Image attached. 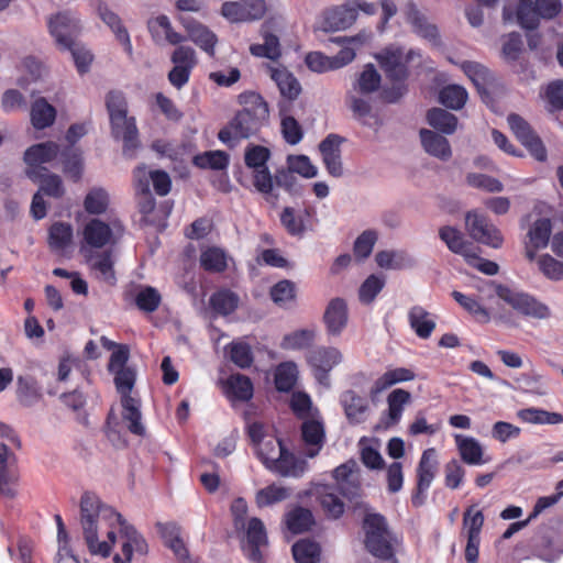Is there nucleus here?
<instances>
[{
  "label": "nucleus",
  "instance_id": "obj_63",
  "mask_svg": "<svg viewBox=\"0 0 563 563\" xmlns=\"http://www.w3.org/2000/svg\"><path fill=\"white\" fill-rule=\"evenodd\" d=\"M162 296L151 286L142 287L135 296L137 308L144 312H154L161 305Z\"/></svg>",
  "mask_w": 563,
  "mask_h": 563
},
{
  "label": "nucleus",
  "instance_id": "obj_52",
  "mask_svg": "<svg viewBox=\"0 0 563 563\" xmlns=\"http://www.w3.org/2000/svg\"><path fill=\"white\" fill-rule=\"evenodd\" d=\"M63 161V172L75 181L79 180L82 172V159L81 153L74 146H68L64 151L59 152Z\"/></svg>",
  "mask_w": 563,
  "mask_h": 563
},
{
  "label": "nucleus",
  "instance_id": "obj_14",
  "mask_svg": "<svg viewBox=\"0 0 563 563\" xmlns=\"http://www.w3.org/2000/svg\"><path fill=\"white\" fill-rule=\"evenodd\" d=\"M110 121L113 136L123 141V154L133 158L140 146L135 119L126 114Z\"/></svg>",
  "mask_w": 563,
  "mask_h": 563
},
{
  "label": "nucleus",
  "instance_id": "obj_29",
  "mask_svg": "<svg viewBox=\"0 0 563 563\" xmlns=\"http://www.w3.org/2000/svg\"><path fill=\"white\" fill-rule=\"evenodd\" d=\"M341 402L350 423L358 424L366 420L369 406L365 398L353 390H347L342 395Z\"/></svg>",
  "mask_w": 563,
  "mask_h": 563
},
{
  "label": "nucleus",
  "instance_id": "obj_26",
  "mask_svg": "<svg viewBox=\"0 0 563 563\" xmlns=\"http://www.w3.org/2000/svg\"><path fill=\"white\" fill-rule=\"evenodd\" d=\"M26 176L38 184L37 192L54 199H59L65 194V187L62 178L48 172L41 173L37 169H26Z\"/></svg>",
  "mask_w": 563,
  "mask_h": 563
},
{
  "label": "nucleus",
  "instance_id": "obj_16",
  "mask_svg": "<svg viewBox=\"0 0 563 563\" xmlns=\"http://www.w3.org/2000/svg\"><path fill=\"white\" fill-rule=\"evenodd\" d=\"M356 21L354 9L349 0L339 7L330 8L323 12L320 29L324 32H334L350 27Z\"/></svg>",
  "mask_w": 563,
  "mask_h": 563
},
{
  "label": "nucleus",
  "instance_id": "obj_46",
  "mask_svg": "<svg viewBox=\"0 0 563 563\" xmlns=\"http://www.w3.org/2000/svg\"><path fill=\"white\" fill-rule=\"evenodd\" d=\"M380 75L372 64L364 67L351 91L367 96L380 86Z\"/></svg>",
  "mask_w": 563,
  "mask_h": 563
},
{
  "label": "nucleus",
  "instance_id": "obj_44",
  "mask_svg": "<svg viewBox=\"0 0 563 563\" xmlns=\"http://www.w3.org/2000/svg\"><path fill=\"white\" fill-rule=\"evenodd\" d=\"M415 374L408 368L399 367L387 371L378 379L375 380L371 389V394H380L383 390L397 383L412 380Z\"/></svg>",
  "mask_w": 563,
  "mask_h": 563
},
{
  "label": "nucleus",
  "instance_id": "obj_49",
  "mask_svg": "<svg viewBox=\"0 0 563 563\" xmlns=\"http://www.w3.org/2000/svg\"><path fill=\"white\" fill-rule=\"evenodd\" d=\"M316 494L321 507L328 516L339 518L344 512L343 501L331 490L329 486H319Z\"/></svg>",
  "mask_w": 563,
  "mask_h": 563
},
{
  "label": "nucleus",
  "instance_id": "obj_33",
  "mask_svg": "<svg viewBox=\"0 0 563 563\" xmlns=\"http://www.w3.org/2000/svg\"><path fill=\"white\" fill-rule=\"evenodd\" d=\"M439 238L451 252L462 255L465 260L471 257L472 244L464 239L463 233L456 228L451 225L441 227Z\"/></svg>",
  "mask_w": 563,
  "mask_h": 563
},
{
  "label": "nucleus",
  "instance_id": "obj_58",
  "mask_svg": "<svg viewBox=\"0 0 563 563\" xmlns=\"http://www.w3.org/2000/svg\"><path fill=\"white\" fill-rule=\"evenodd\" d=\"M298 377L297 365L292 362L282 363L275 373V384L276 388L280 391L290 390Z\"/></svg>",
  "mask_w": 563,
  "mask_h": 563
},
{
  "label": "nucleus",
  "instance_id": "obj_13",
  "mask_svg": "<svg viewBox=\"0 0 563 563\" xmlns=\"http://www.w3.org/2000/svg\"><path fill=\"white\" fill-rule=\"evenodd\" d=\"M342 358L340 350L332 346H318L308 355V362L316 378L325 386L329 385V373L341 363Z\"/></svg>",
  "mask_w": 563,
  "mask_h": 563
},
{
  "label": "nucleus",
  "instance_id": "obj_6",
  "mask_svg": "<svg viewBox=\"0 0 563 563\" xmlns=\"http://www.w3.org/2000/svg\"><path fill=\"white\" fill-rule=\"evenodd\" d=\"M488 287L494 288L500 299L522 316L543 320L551 314L548 306L528 294L516 291L500 284H488Z\"/></svg>",
  "mask_w": 563,
  "mask_h": 563
},
{
  "label": "nucleus",
  "instance_id": "obj_18",
  "mask_svg": "<svg viewBox=\"0 0 563 563\" xmlns=\"http://www.w3.org/2000/svg\"><path fill=\"white\" fill-rule=\"evenodd\" d=\"M382 69L386 76L395 81H402L407 77L406 62L399 48H386L376 55Z\"/></svg>",
  "mask_w": 563,
  "mask_h": 563
},
{
  "label": "nucleus",
  "instance_id": "obj_45",
  "mask_svg": "<svg viewBox=\"0 0 563 563\" xmlns=\"http://www.w3.org/2000/svg\"><path fill=\"white\" fill-rule=\"evenodd\" d=\"M227 394L233 398L246 401L253 396V385L251 379L242 374L231 375L225 383Z\"/></svg>",
  "mask_w": 563,
  "mask_h": 563
},
{
  "label": "nucleus",
  "instance_id": "obj_60",
  "mask_svg": "<svg viewBox=\"0 0 563 563\" xmlns=\"http://www.w3.org/2000/svg\"><path fill=\"white\" fill-rule=\"evenodd\" d=\"M375 261L380 268L400 269L410 263L409 256L398 251H380L376 253Z\"/></svg>",
  "mask_w": 563,
  "mask_h": 563
},
{
  "label": "nucleus",
  "instance_id": "obj_59",
  "mask_svg": "<svg viewBox=\"0 0 563 563\" xmlns=\"http://www.w3.org/2000/svg\"><path fill=\"white\" fill-rule=\"evenodd\" d=\"M143 170L147 187L153 184L154 190L158 196H166L170 191L172 180L169 175L163 170H148L145 165L137 166L134 170Z\"/></svg>",
  "mask_w": 563,
  "mask_h": 563
},
{
  "label": "nucleus",
  "instance_id": "obj_21",
  "mask_svg": "<svg viewBox=\"0 0 563 563\" xmlns=\"http://www.w3.org/2000/svg\"><path fill=\"white\" fill-rule=\"evenodd\" d=\"M301 437L306 445L305 454L311 459L317 456L324 442L322 422L313 417L307 418L301 424Z\"/></svg>",
  "mask_w": 563,
  "mask_h": 563
},
{
  "label": "nucleus",
  "instance_id": "obj_2",
  "mask_svg": "<svg viewBox=\"0 0 563 563\" xmlns=\"http://www.w3.org/2000/svg\"><path fill=\"white\" fill-rule=\"evenodd\" d=\"M239 99L243 109L218 133L219 140L231 148L239 141L256 134L269 117L268 106L258 93H242Z\"/></svg>",
  "mask_w": 563,
  "mask_h": 563
},
{
  "label": "nucleus",
  "instance_id": "obj_62",
  "mask_svg": "<svg viewBox=\"0 0 563 563\" xmlns=\"http://www.w3.org/2000/svg\"><path fill=\"white\" fill-rule=\"evenodd\" d=\"M109 205V195L102 188H92L86 196L84 206L88 213L101 214Z\"/></svg>",
  "mask_w": 563,
  "mask_h": 563
},
{
  "label": "nucleus",
  "instance_id": "obj_51",
  "mask_svg": "<svg viewBox=\"0 0 563 563\" xmlns=\"http://www.w3.org/2000/svg\"><path fill=\"white\" fill-rule=\"evenodd\" d=\"M539 272L548 279L552 282H559L563 279V262L556 260L552 255L544 253L537 255L534 260Z\"/></svg>",
  "mask_w": 563,
  "mask_h": 563
},
{
  "label": "nucleus",
  "instance_id": "obj_56",
  "mask_svg": "<svg viewBox=\"0 0 563 563\" xmlns=\"http://www.w3.org/2000/svg\"><path fill=\"white\" fill-rule=\"evenodd\" d=\"M541 14L539 10L530 0H521L517 8V20L518 23L528 30H534L539 25Z\"/></svg>",
  "mask_w": 563,
  "mask_h": 563
},
{
  "label": "nucleus",
  "instance_id": "obj_55",
  "mask_svg": "<svg viewBox=\"0 0 563 563\" xmlns=\"http://www.w3.org/2000/svg\"><path fill=\"white\" fill-rule=\"evenodd\" d=\"M264 43L251 45L250 51L254 56L267 57L269 59H277L280 54V44L276 35L263 32Z\"/></svg>",
  "mask_w": 563,
  "mask_h": 563
},
{
  "label": "nucleus",
  "instance_id": "obj_31",
  "mask_svg": "<svg viewBox=\"0 0 563 563\" xmlns=\"http://www.w3.org/2000/svg\"><path fill=\"white\" fill-rule=\"evenodd\" d=\"M404 13L407 21L412 25L413 31L418 35L430 41H435L438 38L437 26L428 22L424 14L418 10L413 2L409 1L405 4Z\"/></svg>",
  "mask_w": 563,
  "mask_h": 563
},
{
  "label": "nucleus",
  "instance_id": "obj_9",
  "mask_svg": "<svg viewBox=\"0 0 563 563\" xmlns=\"http://www.w3.org/2000/svg\"><path fill=\"white\" fill-rule=\"evenodd\" d=\"M117 525L119 526L121 552L114 555V563H129L133 560L134 554L145 555L148 547L142 534L122 517Z\"/></svg>",
  "mask_w": 563,
  "mask_h": 563
},
{
  "label": "nucleus",
  "instance_id": "obj_12",
  "mask_svg": "<svg viewBox=\"0 0 563 563\" xmlns=\"http://www.w3.org/2000/svg\"><path fill=\"white\" fill-rule=\"evenodd\" d=\"M48 27L60 48L71 47L80 32L79 20L70 12H59L48 20Z\"/></svg>",
  "mask_w": 563,
  "mask_h": 563
},
{
  "label": "nucleus",
  "instance_id": "obj_27",
  "mask_svg": "<svg viewBox=\"0 0 563 563\" xmlns=\"http://www.w3.org/2000/svg\"><path fill=\"white\" fill-rule=\"evenodd\" d=\"M80 253L85 256L91 269L98 272L103 280L112 283L115 279L110 251L97 252L88 246H80Z\"/></svg>",
  "mask_w": 563,
  "mask_h": 563
},
{
  "label": "nucleus",
  "instance_id": "obj_54",
  "mask_svg": "<svg viewBox=\"0 0 563 563\" xmlns=\"http://www.w3.org/2000/svg\"><path fill=\"white\" fill-rule=\"evenodd\" d=\"M194 163L200 168L223 170L228 167L229 155L223 151H208L195 156Z\"/></svg>",
  "mask_w": 563,
  "mask_h": 563
},
{
  "label": "nucleus",
  "instance_id": "obj_57",
  "mask_svg": "<svg viewBox=\"0 0 563 563\" xmlns=\"http://www.w3.org/2000/svg\"><path fill=\"white\" fill-rule=\"evenodd\" d=\"M440 101L452 110H460L467 101V91L459 85H449L440 92Z\"/></svg>",
  "mask_w": 563,
  "mask_h": 563
},
{
  "label": "nucleus",
  "instance_id": "obj_38",
  "mask_svg": "<svg viewBox=\"0 0 563 563\" xmlns=\"http://www.w3.org/2000/svg\"><path fill=\"white\" fill-rule=\"evenodd\" d=\"M307 468V462L298 459L289 451H285L283 456L271 466V471L278 473L284 477H299Z\"/></svg>",
  "mask_w": 563,
  "mask_h": 563
},
{
  "label": "nucleus",
  "instance_id": "obj_43",
  "mask_svg": "<svg viewBox=\"0 0 563 563\" xmlns=\"http://www.w3.org/2000/svg\"><path fill=\"white\" fill-rule=\"evenodd\" d=\"M134 181L139 197L140 212L146 218L154 211L156 202L151 194V189L147 187V180L142 169L134 170Z\"/></svg>",
  "mask_w": 563,
  "mask_h": 563
},
{
  "label": "nucleus",
  "instance_id": "obj_64",
  "mask_svg": "<svg viewBox=\"0 0 563 563\" xmlns=\"http://www.w3.org/2000/svg\"><path fill=\"white\" fill-rule=\"evenodd\" d=\"M16 384V396L23 406L29 407L38 401L41 394L32 378L20 376Z\"/></svg>",
  "mask_w": 563,
  "mask_h": 563
},
{
  "label": "nucleus",
  "instance_id": "obj_1",
  "mask_svg": "<svg viewBox=\"0 0 563 563\" xmlns=\"http://www.w3.org/2000/svg\"><path fill=\"white\" fill-rule=\"evenodd\" d=\"M121 515L103 504L92 493H85L80 499V525L84 539L91 554L107 558L117 540L114 523Z\"/></svg>",
  "mask_w": 563,
  "mask_h": 563
},
{
  "label": "nucleus",
  "instance_id": "obj_34",
  "mask_svg": "<svg viewBox=\"0 0 563 563\" xmlns=\"http://www.w3.org/2000/svg\"><path fill=\"white\" fill-rule=\"evenodd\" d=\"M409 323L420 339H428L435 329V321L431 313L420 306H415L408 314Z\"/></svg>",
  "mask_w": 563,
  "mask_h": 563
},
{
  "label": "nucleus",
  "instance_id": "obj_50",
  "mask_svg": "<svg viewBox=\"0 0 563 563\" xmlns=\"http://www.w3.org/2000/svg\"><path fill=\"white\" fill-rule=\"evenodd\" d=\"M239 296L228 289L217 291L210 297V306L222 316L232 313L239 306Z\"/></svg>",
  "mask_w": 563,
  "mask_h": 563
},
{
  "label": "nucleus",
  "instance_id": "obj_10",
  "mask_svg": "<svg viewBox=\"0 0 563 563\" xmlns=\"http://www.w3.org/2000/svg\"><path fill=\"white\" fill-rule=\"evenodd\" d=\"M507 121L512 133L529 151L530 155L538 162H545L548 158L547 148L530 124L517 113H510Z\"/></svg>",
  "mask_w": 563,
  "mask_h": 563
},
{
  "label": "nucleus",
  "instance_id": "obj_19",
  "mask_svg": "<svg viewBox=\"0 0 563 563\" xmlns=\"http://www.w3.org/2000/svg\"><path fill=\"white\" fill-rule=\"evenodd\" d=\"M267 73L284 98L292 101L299 97L301 93V85L286 67L282 65L268 66Z\"/></svg>",
  "mask_w": 563,
  "mask_h": 563
},
{
  "label": "nucleus",
  "instance_id": "obj_42",
  "mask_svg": "<svg viewBox=\"0 0 563 563\" xmlns=\"http://www.w3.org/2000/svg\"><path fill=\"white\" fill-rule=\"evenodd\" d=\"M434 456V449H428L422 453L418 466V489L420 492L427 490L434 478L437 470V461Z\"/></svg>",
  "mask_w": 563,
  "mask_h": 563
},
{
  "label": "nucleus",
  "instance_id": "obj_41",
  "mask_svg": "<svg viewBox=\"0 0 563 563\" xmlns=\"http://www.w3.org/2000/svg\"><path fill=\"white\" fill-rule=\"evenodd\" d=\"M428 123L435 130L444 134H453L457 128V118L441 108H433L428 111L427 114Z\"/></svg>",
  "mask_w": 563,
  "mask_h": 563
},
{
  "label": "nucleus",
  "instance_id": "obj_4",
  "mask_svg": "<svg viewBox=\"0 0 563 563\" xmlns=\"http://www.w3.org/2000/svg\"><path fill=\"white\" fill-rule=\"evenodd\" d=\"M521 227L526 228L523 256L529 263H533L538 253L547 249L551 242L552 221L548 217L531 220V214H527L521 219Z\"/></svg>",
  "mask_w": 563,
  "mask_h": 563
},
{
  "label": "nucleus",
  "instance_id": "obj_47",
  "mask_svg": "<svg viewBox=\"0 0 563 563\" xmlns=\"http://www.w3.org/2000/svg\"><path fill=\"white\" fill-rule=\"evenodd\" d=\"M292 555L297 563H319L321 549L317 542L302 539L292 545Z\"/></svg>",
  "mask_w": 563,
  "mask_h": 563
},
{
  "label": "nucleus",
  "instance_id": "obj_25",
  "mask_svg": "<svg viewBox=\"0 0 563 563\" xmlns=\"http://www.w3.org/2000/svg\"><path fill=\"white\" fill-rule=\"evenodd\" d=\"M347 305L342 298H333L328 303L323 321L328 332L332 335H339L347 323Z\"/></svg>",
  "mask_w": 563,
  "mask_h": 563
},
{
  "label": "nucleus",
  "instance_id": "obj_20",
  "mask_svg": "<svg viewBox=\"0 0 563 563\" xmlns=\"http://www.w3.org/2000/svg\"><path fill=\"white\" fill-rule=\"evenodd\" d=\"M180 23L188 33V37L209 55L214 54V46L218 42L216 34L202 23L194 19L181 18Z\"/></svg>",
  "mask_w": 563,
  "mask_h": 563
},
{
  "label": "nucleus",
  "instance_id": "obj_15",
  "mask_svg": "<svg viewBox=\"0 0 563 563\" xmlns=\"http://www.w3.org/2000/svg\"><path fill=\"white\" fill-rule=\"evenodd\" d=\"M95 8L99 19L112 31L115 38L123 45L126 54L131 56L133 48L130 35L121 18L104 1L98 0Z\"/></svg>",
  "mask_w": 563,
  "mask_h": 563
},
{
  "label": "nucleus",
  "instance_id": "obj_36",
  "mask_svg": "<svg viewBox=\"0 0 563 563\" xmlns=\"http://www.w3.org/2000/svg\"><path fill=\"white\" fill-rule=\"evenodd\" d=\"M148 29L156 42L165 38L169 44L177 45L185 40L181 34L173 29L172 23L166 15H158L150 21Z\"/></svg>",
  "mask_w": 563,
  "mask_h": 563
},
{
  "label": "nucleus",
  "instance_id": "obj_22",
  "mask_svg": "<svg viewBox=\"0 0 563 563\" xmlns=\"http://www.w3.org/2000/svg\"><path fill=\"white\" fill-rule=\"evenodd\" d=\"M60 152L59 146L55 142H43L29 147L24 153V161L27 169H37L41 173L47 172L40 166L54 161Z\"/></svg>",
  "mask_w": 563,
  "mask_h": 563
},
{
  "label": "nucleus",
  "instance_id": "obj_35",
  "mask_svg": "<svg viewBox=\"0 0 563 563\" xmlns=\"http://www.w3.org/2000/svg\"><path fill=\"white\" fill-rule=\"evenodd\" d=\"M411 401V395L408 390L398 388L393 390L387 397V417L385 427H391L399 422L404 408Z\"/></svg>",
  "mask_w": 563,
  "mask_h": 563
},
{
  "label": "nucleus",
  "instance_id": "obj_40",
  "mask_svg": "<svg viewBox=\"0 0 563 563\" xmlns=\"http://www.w3.org/2000/svg\"><path fill=\"white\" fill-rule=\"evenodd\" d=\"M73 242V228L68 223L56 222L48 231V245L52 251L60 253Z\"/></svg>",
  "mask_w": 563,
  "mask_h": 563
},
{
  "label": "nucleus",
  "instance_id": "obj_3",
  "mask_svg": "<svg viewBox=\"0 0 563 563\" xmlns=\"http://www.w3.org/2000/svg\"><path fill=\"white\" fill-rule=\"evenodd\" d=\"M365 547L385 563H397L393 550V534L382 515L367 512L364 518Z\"/></svg>",
  "mask_w": 563,
  "mask_h": 563
},
{
  "label": "nucleus",
  "instance_id": "obj_39",
  "mask_svg": "<svg viewBox=\"0 0 563 563\" xmlns=\"http://www.w3.org/2000/svg\"><path fill=\"white\" fill-rule=\"evenodd\" d=\"M122 404V418L128 423L130 432L136 435L145 434V427L141 422L142 413L140 411V404L133 397L121 398Z\"/></svg>",
  "mask_w": 563,
  "mask_h": 563
},
{
  "label": "nucleus",
  "instance_id": "obj_48",
  "mask_svg": "<svg viewBox=\"0 0 563 563\" xmlns=\"http://www.w3.org/2000/svg\"><path fill=\"white\" fill-rule=\"evenodd\" d=\"M286 449L283 446L280 440L269 437L256 448V454L263 464L269 470L276 463Z\"/></svg>",
  "mask_w": 563,
  "mask_h": 563
},
{
  "label": "nucleus",
  "instance_id": "obj_32",
  "mask_svg": "<svg viewBox=\"0 0 563 563\" xmlns=\"http://www.w3.org/2000/svg\"><path fill=\"white\" fill-rule=\"evenodd\" d=\"M56 109L43 97L36 98L30 109L31 124L36 130H44L55 122Z\"/></svg>",
  "mask_w": 563,
  "mask_h": 563
},
{
  "label": "nucleus",
  "instance_id": "obj_61",
  "mask_svg": "<svg viewBox=\"0 0 563 563\" xmlns=\"http://www.w3.org/2000/svg\"><path fill=\"white\" fill-rule=\"evenodd\" d=\"M200 264L206 271L222 272L227 268V256L219 247H208L200 255Z\"/></svg>",
  "mask_w": 563,
  "mask_h": 563
},
{
  "label": "nucleus",
  "instance_id": "obj_30",
  "mask_svg": "<svg viewBox=\"0 0 563 563\" xmlns=\"http://www.w3.org/2000/svg\"><path fill=\"white\" fill-rule=\"evenodd\" d=\"M246 537L249 543L247 556L254 562L262 563L263 556L260 548L267 543L265 527L262 520L258 518H252L249 521Z\"/></svg>",
  "mask_w": 563,
  "mask_h": 563
},
{
  "label": "nucleus",
  "instance_id": "obj_7",
  "mask_svg": "<svg viewBox=\"0 0 563 563\" xmlns=\"http://www.w3.org/2000/svg\"><path fill=\"white\" fill-rule=\"evenodd\" d=\"M465 230L474 241L500 249L504 243V236L500 230L492 221L477 210H471L465 213Z\"/></svg>",
  "mask_w": 563,
  "mask_h": 563
},
{
  "label": "nucleus",
  "instance_id": "obj_28",
  "mask_svg": "<svg viewBox=\"0 0 563 563\" xmlns=\"http://www.w3.org/2000/svg\"><path fill=\"white\" fill-rule=\"evenodd\" d=\"M420 139L423 150L431 156L446 162L452 156L451 145L446 137L435 133L434 131L420 130Z\"/></svg>",
  "mask_w": 563,
  "mask_h": 563
},
{
  "label": "nucleus",
  "instance_id": "obj_8",
  "mask_svg": "<svg viewBox=\"0 0 563 563\" xmlns=\"http://www.w3.org/2000/svg\"><path fill=\"white\" fill-rule=\"evenodd\" d=\"M129 354V347L121 345L111 354L108 364V369L114 376V384L121 398L131 397L130 394L136 379L135 371L126 365Z\"/></svg>",
  "mask_w": 563,
  "mask_h": 563
},
{
  "label": "nucleus",
  "instance_id": "obj_24",
  "mask_svg": "<svg viewBox=\"0 0 563 563\" xmlns=\"http://www.w3.org/2000/svg\"><path fill=\"white\" fill-rule=\"evenodd\" d=\"M84 242L81 246L90 250L101 249L112 241V230L99 219L90 220L82 230Z\"/></svg>",
  "mask_w": 563,
  "mask_h": 563
},
{
  "label": "nucleus",
  "instance_id": "obj_5",
  "mask_svg": "<svg viewBox=\"0 0 563 563\" xmlns=\"http://www.w3.org/2000/svg\"><path fill=\"white\" fill-rule=\"evenodd\" d=\"M271 157V151L262 145H249L245 148V165L253 170V185L269 201H275L278 195L273 194V176L266 163Z\"/></svg>",
  "mask_w": 563,
  "mask_h": 563
},
{
  "label": "nucleus",
  "instance_id": "obj_23",
  "mask_svg": "<svg viewBox=\"0 0 563 563\" xmlns=\"http://www.w3.org/2000/svg\"><path fill=\"white\" fill-rule=\"evenodd\" d=\"M461 69L474 84L484 101L488 99V88L494 82V75L481 63L464 60L460 64Z\"/></svg>",
  "mask_w": 563,
  "mask_h": 563
},
{
  "label": "nucleus",
  "instance_id": "obj_17",
  "mask_svg": "<svg viewBox=\"0 0 563 563\" xmlns=\"http://www.w3.org/2000/svg\"><path fill=\"white\" fill-rule=\"evenodd\" d=\"M342 139L336 134L328 135L319 145L322 155V161L333 177H341L343 174L341 161V146Z\"/></svg>",
  "mask_w": 563,
  "mask_h": 563
},
{
  "label": "nucleus",
  "instance_id": "obj_37",
  "mask_svg": "<svg viewBox=\"0 0 563 563\" xmlns=\"http://www.w3.org/2000/svg\"><path fill=\"white\" fill-rule=\"evenodd\" d=\"M455 442L460 455L465 463L470 465H479L485 463L483 460V446L476 439L457 434L455 435Z\"/></svg>",
  "mask_w": 563,
  "mask_h": 563
},
{
  "label": "nucleus",
  "instance_id": "obj_53",
  "mask_svg": "<svg viewBox=\"0 0 563 563\" xmlns=\"http://www.w3.org/2000/svg\"><path fill=\"white\" fill-rule=\"evenodd\" d=\"M289 495V488L278 484H272L257 492L255 501L258 507H267L287 499Z\"/></svg>",
  "mask_w": 563,
  "mask_h": 563
},
{
  "label": "nucleus",
  "instance_id": "obj_11",
  "mask_svg": "<svg viewBox=\"0 0 563 563\" xmlns=\"http://www.w3.org/2000/svg\"><path fill=\"white\" fill-rule=\"evenodd\" d=\"M267 12L264 0L225 1L221 7V15L232 23L253 22L261 20Z\"/></svg>",
  "mask_w": 563,
  "mask_h": 563
}]
</instances>
